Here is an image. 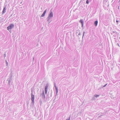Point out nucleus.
<instances>
[{
    "mask_svg": "<svg viewBox=\"0 0 120 120\" xmlns=\"http://www.w3.org/2000/svg\"><path fill=\"white\" fill-rule=\"evenodd\" d=\"M14 26V25L13 24H11L10 25L7 27L8 30L11 29Z\"/></svg>",
    "mask_w": 120,
    "mask_h": 120,
    "instance_id": "1",
    "label": "nucleus"
},
{
    "mask_svg": "<svg viewBox=\"0 0 120 120\" xmlns=\"http://www.w3.org/2000/svg\"><path fill=\"white\" fill-rule=\"evenodd\" d=\"M119 39H120V37L119 38Z\"/></svg>",
    "mask_w": 120,
    "mask_h": 120,
    "instance_id": "23",
    "label": "nucleus"
},
{
    "mask_svg": "<svg viewBox=\"0 0 120 120\" xmlns=\"http://www.w3.org/2000/svg\"><path fill=\"white\" fill-rule=\"evenodd\" d=\"M85 32H84V31L83 32V34H85Z\"/></svg>",
    "mask_w": 120,
    "mask_h": 120,
    "instance_id": "19",
    "label": "nucleus"
},
{
    "mask_svg": "<svg viewBox=\"0 0 120 120\" xmlns=\"http://www.w3.org/2000/svg\"><path fill=\"white\" fill-rule=\"evenodd\" d=\"M92 0H89V1H91Z\"/></svg>",
    "mask_w": 120,
    "mask_h": 120,
    "instance_id": "22",
    "label": "nucleus"
},
{
    "mask_svg": "<svg viewBox=\"0 0 120 120\" xmlns=\"http://www.w3.org/2000/svg\"><path fill=\"white\" fill-rule=\"evenodd\" d=\"M81 35V33H80V32H79V34H78V35Z\"/></svg>",
    "mask_w": 120,
    "mask_h": 120,
    "instance_id": "16",
    "label": "nucleus"
},
{
    "mask_svg": "<svg viewBox=\"0 0 120 120\" xmlns=\"http://www.w3.org/2000/svg\"><path fill=\"white\" fill-rule=\"evenodd\" d=\"M46 11H47V10H45L44 11L43 13V15H45V13H46Z\"/></svg>",
    "mask_w": 120,
    "mask_h": 120,
    "instance_id": "8",
    "label": "nucleus"
},
{
    "mask_svg": "<svg viewBox=\"0 0 120 120\" xmlns=\"http://www.w3.org/2000/svg\"><path fill=\"white\" fill-rule=\"evenodd\" d=\"M102 114L103 115H104V113Z\"/></svg>",
    "mask_w": 120,
    "mask_h": 120,
    "instance_id": "21",
    "label": "nucleus"
},
{
    "mask_svg": "<svg viewBox=\"0 0 120 120\" xmlns=\"http://www.w3.org/2000/svg\"><path fill=\"white\" fill-rule=\"evenodd\" d=\"M56 92H57H57H58V90L56 88Z\"/></svg>",
    "mask_w": 120,
    "mask_h": 120,
    "instance_id": "13",
    "label": "nucleus"
},
{
    "mask_svg": "<svg viewBox=\"0 0 120 120\" xmlns=\"http://www.w3.org/2000/svg\"><path fill=\"white\" fill-rule=\"evenodd\" d=\"M107 83L106 84H105L104 86H103L102 87V88H104V87H105V86H106L107 85Z\"/></svg>",
    "mask_w": 120,
    "mask_h": 120,
    "instance_id": "10",
    "label": "nucleus"
},
{
    "mask_svg": "<svg viewBox=\"0 0 120 120\" xmlns=\"http://www.w3.org/2000/svg\"><path fill=\"white\" fill-rule=\"evenodd\" d=\"M48 87V86H46L45 87V94H46L47 93Z\"/></svg>",
    "mask_w": 120,
    "mask_h": 120,
    "instance_id": "2",
    "label": "nucleus"
},
{
    "mask_svg": "<svg viewBox=\"0 0 120 120\" xmlns=\"http://www.w3.org/2000/svg\"><path fill=\"white\" fill-rule=\"evenodd\" d=\"M113 32L114 33L115 32Z\"/></svg>",
    "mask_w": 120,
    "mask_h": 120,
    "instance_id": "25",
    "label": "nucleus"
},
{
    "mask_svg": "<svg viewBox=\"0 0 120 120\" xmlns=\"http://www.w3.org/2000/svg\"><path fill=\"white\" fill-rule=\"evenodd\" d=\"M71 116H70L69 118H67L66 120H70V118Z\"/></svg>",
    "mask_w": 120,
    "mask_h": 120,
    "instance_id": "9",
    "label": "nucleus"
},
{
    "mask_svg": "<svg viewBox=\"0 0 120 120\" xmlns=\"http://www.w3.org/2000/svg\"><path fill=\"white\" fill-rule=\"evenodd\" d=\"M99 96V95H94V96L96 97H97Z\"/></svg>",
    "mask_w": 120,
    "mask_h": 120,
    "instance_id": "12",
    "label": "nucleus"
},
{
    "mask_svg": "<svg viewBox=\"0 0 120 120\" xmlns=\"http://www.w3.org/2000/svg\"><path fill=\"white\" fill-rule=\"evenodd\" d=\"M80 22L81 23L82 25V28L83 27V19H81L80 20Z\"/></svg>",
    "mask_w": 120,
    "mask_h": 120,
    "instance_id": "4",
    "label": "nucleus"
},
{
    "mask_svg": "<svg viewBox=\"0 0 120 120\" xmlns=\"http://www.w3.org/2000/svg\"><path fill=\"white\" fill-rule=\"evenodd\" d=\"M34 95H33L32 94H31V100L33 101V102H34Z\"/></svg>",
    "mask_w": 120,
    "mask_h": 120,
    "instance_id": "3",
    "label": "nucleus"
},
{
    "mask_svg": "<svg viewBox=\"0 0 120 120\" xmlns=\"http://www.w3.org/2000/svg\"><path fill=\"white\" fill-rule=\"evenodd\" d=\"M88 0H86V3L87 4H89V1H88Z\"/></svg>",
    "mask_w": 120,
    "mask_h": 120,
    "instance_id": "11",
    "label": "nucleus"
},
{
    "mask_svg": "<svg viewBox=\"0 0 120 120\" xmlns=\"http://www.w3.org/2000/svg\"><path fill=\"white\" fill-rule=\"evenodd\" d=\"M98 21L97 20L95 21L94 22V24L95 26H97L98 23Z\"/></svg>",
    "mask_w": 120,
    "mask_h": 120,
    "instance_id": "5",
    "label": "nucleus"
},
{
    "mask_svg": "<svg viewBox=\"0 0 120 120\" xmlns=\"http://www.w3.org/2000/svg\"><path fill=\"white\" fill-rule=\"evenodd\" d=\"M84 34H83V36H82V38H83V36H84Z\"/></svg>",
    "mask_w": 120,
    "mask_h": 120,
    "instance_id": "17",
    "label": "nucleus"
},
{
    "mask_svg": "<svg viewBox=\"0 0 120 120\" xmlns=\"http://www.w3.org/2000/svg\"><path fill=\"white\" fill-rule=\"evenodd\" d=\"M93 98H92V100H93Z\"/></svg>",
    "mask_w": 120,
    "mask_h": 120,
    "instance_id": "24",
    "label": "nucleus"
},
{
    "mask_svg": "<svg viewBox=\"0 0 120 120\" xmlns=\"http://www.w3.org/2000/svg\"><path fill=\"white\" fill-rule=\"evenodd\" d=\"M6 8H4L3 12H2V14H4L5 12V11H6Z\"/></svg>",
    "mask_w": 120,
    "mask_h": 120,
    "instance_id": "7",
    "label": "nucleus"
},
{
    "mask_svg": "<svg viewBox=\"0 0 120 120\" xmlns=\"http://www.w3.org/2000/svg\"><path fill=\"white\" fill-rule=\"evenodd\" d=\"M119 6H118V9H119Z\"/></svg>",
    "mask_w": 120,
    "mask_h": 120,
    "instance_id": "20",
    "label": "nucleus"
},
{
    "mask_svg": "<svg viewBox=\"0 0 120 120\" xmlns=\"http://www.w3.org/2000/svg\"><path fill=\"white\" fill-rule=\"evenodd\" d=\"M119 21L118 20H116V22L117 23Z\"/></svg>",
    "mask_w": 120,
    "mask_h": 120,
    "instance_id": "18",
    "label": "nucleus"
},
{
    "mask_svg": "<svg viewBox=\"0 0 120 120\" xmlns=\"http://www.w3.org/2000/svg\"><path fill=\"white\" fill-rule=\"evenodd\" d=\"M53 16V13L51 12L49 14V17H52Z\"/></svg>",
    "mask_w": 120,
    "mask_h": 120,
    "instance_id": "6",
    "label": "nucleus"
},
{
    "mask_svg": "<svg viewBox=\"0 0 120 120\" xmlns=\"http://www.w3.org/2000/svg\"><path fill=\"white\" fill-rule=\"evenodd\" d=\"M117 45H118V46H119V47H120V46L119 43H118L117 44Z\"/></svg>",
    "mask_w": 120,
    "mask_h": 120,
    "instance_id": "15",
    "label": "nucleus"
},
{
    "mask_svg": "<svg viewBox=\"0 0 120 120\" xmlns=\"http://www.w3.org/2000/svg\"><path fill=\"white\" fill-rule=\"evenodd\" d=\"M45 15H44L42 14V15L41 16V17H43Z\"/></svg>",
    "mask_w": 120,
    "mask_h": 120,
    "instance_id": "14",
    "label": "nucleus"
}]
</instances>
